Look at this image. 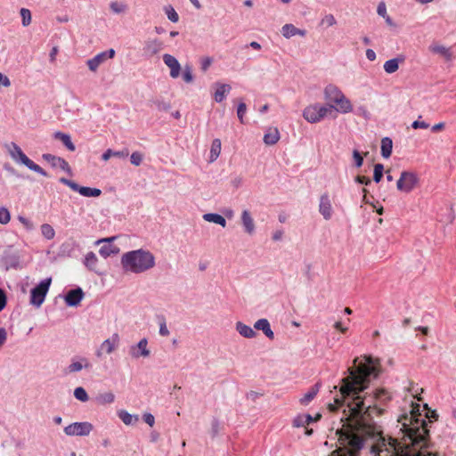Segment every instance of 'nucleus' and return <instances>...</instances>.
I'll use <instances>...</instances> for the list:
<instances>
[{"label": "nucleus", "mask_w": 456, "mask_h": 456, "mask_svg": "<svg viewBox=\"0 0 456 456\" xmlns=\"http://www.w3.org/2000/svg\"><path fill=\"white\" fill-rule=\"evenodd\" d=\"M321 387V385L319 383H316L314 387L310 388V390L305 394V395L300 398L299 402L303 405H307L317 395L319 392V389Z\"/></svg>", "instance_id": "c85d7f7f"}, {"label": "nucleus", "mask_w": 456, "mask_h": 456, "mask_svg": "<svg viewBox=\"0 0 456 456\" xmlns=\"http://www.w3.org/2000/svg\"><path fill=\"white\" fill-rule=\"evenodd\" d=\"M97 263H98V258L94 252L90 251L86 255L85 260H84V265L86 266L87 269L97 273V271H96Z\"/></svg>", "instance_id": "c756f323"}, {"label": "nucleus", "mask_w": 456, "mask_h": 456, "mask_svg": "<svg viewBox=\"0 0 456 456\" xmlns=\"http://www.w3.org/2000/svg\"><path fill=\"white\" fill-rule=\"evenodd\" d=\"M7 340V331L4 328H0V348Z\"/></svg>", "instance_id": "338daca9"}, {"label": "nucleus", "mask_w": 456, "mask_h": 456, "mask_svg": "<svg viewBox=\"0 0 456 456\" xmlns=\"http://www.w3.org/2000/svg\"><path fill=\"white\" fill-rule=\"evenodd\" d=\"M120 337L118 333H113L110 338L102 342L99 348L95 351V355L101 358L103 354H112L119 346Z\"/></svg>", "instance_id": "6e6552de"}, {"label": "nucleus", "mask_w": 456, "mask_h": 456, "mask_svg": "<svg viewBox=\"0 0 456 456\" xmlns=\"http://www.w3.org/2000/svg\"><path fill=\"white\" fill-rule=\"evenodd\" d=\"M164 11L170 21L175 23L179 20V15L172 5L165 6Z\"/></svg>", "instance_id": "a19ab883"}, {"label": "nucleus", "mask_w": 456, "mask_h": 456, "mask_svg": "<svg viewBox=\"0 0 456 456\" xmlns=\"http://www.w3.org/2000/svg\"><path fill=\"white\" fill-rule=\"evenodd\" d=\"M96 401L102 405L110 404L115 401V395L112 392H105L98 395Z\"/></svg>", "instance_id": "72a5a7b5"}, {"label": "nucleus", "mask_w": 456, "mask_h": 456, "mask_svg": "<svg viewBox=\"0 0 456 456\" xmlns=\"http://www.w3.org/2000/svg\"><path fill=\"white\" fill-rule=\"evenodd\" d=\"M114 240H115V237H110V238L102 239V240H100L97 241L98 244L101 242H109V244L102 246L99 250V253L104 258H107L108 256H110L111 255H115V254L118 253V251H119L118 248L110 244V242Z\"/></svg>", "instance_id": "f3484780"}, {"label": "nucleus", "mask_w": 456, "mask_h": 456, "mask_svg": "<svg viewBox=\"0 0 456 456\" xmlns=\"http://www.w3.org/2000/svg\"><path fill=\"white\" fill-rule=\"evenodd\" d=\"M264 142L266 145H274L280 140V132L276 127H270L264 135Z\"/></svg>", "instance_id": "b1692460"}, {"label": "nucleus", "mask_w": 456, "mask_h": 456, "mask_svg": "<svg viewBox=\"0 0 456 456\" xmlns=\"http://www.w3.org/2000/svg\"><path fill=\"white\" fill-rule=\"evenodd\" d=\"M430 50L433 53L444 55L447 60H449L452 55L450 50L444 45H433L430 47Z\"/></svg>", "instance_id": "37998d69"}, {"label": "nucleus", "mask_w": 456, "mask_h": 456, "mask_svg": "<svg viewBox=\"0 0 456 456\" xmlns=\"http://www.w3.org/2000/svg\"><path fill=\"white\" fill-rule=\"evenodd\" d=\"M246 110H247V106L244 102H240L239 105H238V108H237V116H238V118L240 119V123H244V115L246 113Z\"/></svg>", "instance_id": "864d4df0"}, {"label": "nucleus", "mask_w": 456, "mask_h": 456, "mask_svg": "<svg viewBox=\"0 0 456 456\" xmlns=\"http://www.w3.org/2000/svg\"><path fill=\"white\" fill-rule=\"evenodd\" d=\"M8 152L11 158L19 164L26 166L29 170L34 171L43 176H47V173L37 164L34 163L20 149V147L15 143L11 142L7 145Z\"/></svg>", "instance_id": "7ed1b4c3"}, {"label": "nucleus", "mask_w": 456, "mask_h": 456, "mask_svg": "<svg viewBox=\"0 0 456 456\" xmlns=\"http://www.w3.org/2000/svg\"><path fill=\"white\" fill-rule=\"evenodd\" d=\"M11 220L10 211L5 207L0 208V224H7Z\"/></svg>", "instance_id": "de8ad7c7"}, {"label": "nucleus", "mask_w": 456, "mask_h": 456, "mask_svg": "<svg viewBox=\"0 0 456 456\" xmlns=\"http://www.w3.org/2000/svg\"><path fill=\"white\" fill-rule=\"evenodd\" d=\"M221 140L214 139L210 148L209 162L212 163L216 160L221 153Z\"/></svg>", "instance_id": "7c9ffc66"}, {"label": "nucleus", "mask_w": 456, "mask_h": 456, "mask_svg": "<svg viewBox=\"0 0 456 456\" xmlns=\"http://www.w3.org/2000/svg\"><path fill=\"white\" fill-rule=\"evenodd\" d=\"M129 354L133 358L139 357H148L151 354L150 350L148 349V340L147 338H142L137 344L132 345L129 347Z\"/></svg>", "instance_id": "9d476101"}, {"label": "nucleus", "mask_w": 456, "mask_h": 456, "mask_svg": "<svg viewBox=\"0 0 456 456\" xmlns=\"http://www.w3.org/2000/svg\"><path fill=\"white\" fill-rule=\"evenodd\" d=\"M215 86L216 89L214 94V99L216 102H221L224 101L226 94L230 93L232 87L230 85L221 83H216Z\"/></svg>", "instance_id": "5701e85b"}, {"label": "nucleus", "mask_w": 456, "mask_h": 456, "mask_svg": "<svg viewBox=\"0 0 456 456\" xmlns=\"http://www.w3.org/2000/svg\"><path fill=\"white\" fill-rule=\"evenodd\" d=\"M318 110H319V122L327 117L328 115L332 114L335 111V107L331 104L329 105H321L318 104Z\"/></svg>", "instance_id": "e433bc0d"}, {"label": "nucleus", "mask_w": 456, "mask_h": 456, "mask_svg": "<svg viewBox=\"0 0 456 456\" xmlns=\"http://www.w3.org/2000/svg\"><path fill=\"white\" fill-rule=\"evenodd\" d=\"M281 34L285 38H290L294 36L305 37L306 30L297 28L293 24H285L281 28Z\"/></svg>", "instance_id": "412c9836"}, {"label": "nucleus", "mask_w": 456, "mask_h": 456, "mask_svg": "<svg viewBox=\"0 0 456 456\" xmlns=\"http://www.w3.org/2000/svg\"><path fill=\"white\" fill-rule=\"evenodd\" d=\"M164 49V43L159 38H148L144 41L142 54L145 59H151Z\"/></svg>", "instance_id": "1a4fd4ad"}, {"label": "nucleus", "mask_w": 456, "mask_h": 456, "mask_svg": "<svg viewBox=\"0 0 456 456\" xmlns=\"http://www.w3.org/2000/svg\"><path fill=\"white\" fill-rule=\"evenodd\" d=\"M319 110H318V103L309 105L305 107L303 110L304 118L309 123H318L319 122Z\"/></svg>", "instance_id": "6ab92c4d"}, {"label": "nucleus", "mask_w": 456, "mask_h": 456, "mask_svg": "<svg viewBox=\"0 0 456 456\" xmlns=\"http://www.w3.org/2000/svg\"><path fill=\"white\" fill-rule=\"evenodd\" d=\"M22 26L28 27L31 23V12L28 9L21 8L20 11Z\"/></svg>", "instance_id": "a18cd8bd"}, {"label": "nucleus", "mask_w": 456, "mask_h": 456, "mask_svg": "<svg viewBox=\"0 0 456 456\" xmlns=\"http://www.w3.org/2000/svg\"><path fill=\"white\" fill-rule=\"evenodd\" d=\"M53 138L61 141L69 151H74L76 150L69 134L58 131L53 134Z\"/></svg>", "instance_id": "a878e982"}, {"label": "nucleus", "mask_w": 456, "mask_h": 456, "mask_svg": "<svg viewBox=\"0 0 456 456\" xmlns=\"http://www.w3.org/2000/svg\"><path fill=\"white\" fill-rule=\"evenodd\" d=\"M377 12L379 16L381 17H386L387 15V6H386V4L384 2H380L378 5V8H377Z\"/></svg>", "instance_id": "bf43d9fd"}, {"label": "nucleus", "mask_w": 456, "mask_h": 456, "mask_svg": "<svg viewBox=\"0 0 456 456\" xmlns=\"http://www.w3.org/2000/svg\"><path fill=\"white\" fill-rule=\"evenodd\" d=\"M52 282L51 278H46L39 282L30 292V304L36 307H40L45 301V296L49 290Z\"/></svg>", "instance_id": "20e7f679"}, {"label": "nucleus", "mask_w": 456, "mask_h": 456, "mask_svg": "<svg viewBox=\"0 0 456 456\" xmlns=\"http://www.w3.org/2000/svg\"><path fill=\"white\" fill-rule=\"evenodd\" d=\"M428 126H429V124H428L425 121H420L419 119L413 121L411 124V127L414 129H419V128L427 129Z\"/></svg>", "instance_id": "13d9d810"}, {"label": "nucleus", "mask_w": 456, "mask_h": 456, "mask_svg": "<svg viewBox=\"0 0 456 456\" xmlns=\"http://www.w3.org/2000/svg\"><path fill=\"white\" fill-rule=\"evenodd\" d=\"M118 415L126 425H134L139 420V417L137 415H132L124 410L119 411Z\"/></svg>", "instance_id": "473e14b6"}, {"label": "nucleus", "mask_w": 456, "mask_h": 456, "mask_svg": "<svg viewBox=\"0 0 456 456\" xmlns=\"http://www.w3.org/2000/svg\"><path fill=\"white\" fill-rule=\"evenodd\" d=\"M354 181L357 183H361V184H364V185H369L370 184L371 181L369 177H366V176H362V175H357L355 178H354Z\"/></svg>", "instance_id": "e2e57ef3"}, {"label": "nucleus", "mask_w": 456, "mask_h": 456, "mask_svg": "<svg viewBox=\"0 0 456 456\" xmlns=\"http://www.w3.org/2000/svg\"><path fill=\"white\" fill-rule=\"evenodd\" d=\"M59 181L60 183L69 186L74 191H77L80 195L84 197H99L102 194V191L98 188L81 186L76 182L67 179L65 177H61Z\"/></svg>", "instance_id": "423d86ee"}, {"label": "nucleus", "mask_w": 456, "mask_h": 456, "mask_svg": "<svg viewBox=\"0 0 456 456\" xmlns=\"http://www.w3.org/2000/svg\"><path fill=\"white\" fill-rule=\"evenodd\" d=\"M84 292L81 288L70 289L65 295V303L69 306H77L84 297Z\"/></svg>", "instance_id": "4468645a"}, {"label": "nucleus", "mask_w": 456, "mask_h": 456, "mask_svg": "<svg viewBox=\"0 0 456 456\" xmlns=\"http://www.w3.org/2000/svg\"><path fill=\"white\" fill-rule=\"evenodd\" d=\"M143 420L151 427L155 423V418L151 413L143 414Z\"/></svg>", "instance_id": "69168bd1"}, {"label": "nucleus", "mask_w": 456, "mask_h": 456, "mask_svg": "<svg viewBox=\"0 0 456 456\" xmlns=\"http://www.w3.org/2000/svg\"><path fill=\"white\" fill-rule=\"evenodd\" d=\"M91 367L92 364L86 357L76 356L72 358L71 362L66 368V373H75L83 369H90Z\"/></svg>", "instance_id": "9b49d317"}, {"label": "nucleus", "mask_w": 456, "mask_h": 456, "mask_svg": "<svg viewBox=\"0 0 456 456\" xmlns=\"http://www.w3.org/2000/svg\"><path fill=\"white\" fill-rule=\"evenodd\" d=\"M337 23L336 18L333 14L329 13L323 16L321 20L320 25L325 26L326 28L332 27Z\"/></svg>", "instance_id": "49530a36"}, {"label": "nucleus", "mask_w": 456, "mask_h": 456, "mask_svg": "<svg viewBox=\"0 0 456 456\" xmlns=\"http://www.w3.org/2000/svg\"><path fill=\"white\" fill-rule=\"evenodd\" d=\"M203 219L209 223H214L221 225L222 227L226 226V220L224 216L216 213H207L203 215Z\"/></svg>", "instance_id": "cd10ccee"}, {"label": "nucleus", "mask_w": 456, "mask_h": 456, "mask_svg": "<svg viewBox=\"0 0 456 456\" xmlns=\"http://www.w3.org/2000/svg\"><path fill=\"white\" fill-rule=\"evenodd\" d=\"M163 61L170 69V77L177 78L181 72V65L177 59L169 53H165L163 55Z\"/></svg>", "instance_id": "f8f14e48"}, {"label": "nucleus", "mask_w": 456, "mask_h": 456, "mask_svg": "<svg viewBox=\"0 0 456 456\" xmlns=\"http://www.w3.org/2000/svg\"><path fill=\"white\" fill-rule=\"evenodd\" d=\"M213 62V59L211 57H204L200 60V69L202 71H207L208 68L211 66Z\"/></svg>", "instance_id": "5fc2aeb1"}, {"label": "nucleus", "mask_w": 456, "mask_h": 456, "mask_svg": "<svg viewBox=\"0 0 456 456\" xmlns=\"http://www.w3.org/2000/svg\"><path fill=\"white\" fill-rule=\"evenodd\" d=\"M110 8L112 12H114L116 14H120V13H124L126 12L127 5L122 2L115 1V2H111L110 4Z\"/></svg>", "instance_id": "58836bf2"}, {"label": "nucleus", "mask_w": 456, "mask_h": 456, "mask_svg": "<svg viewBox=\"0 0 456 456\" xmlns=\"http://www.w3.org/2000/svg\"><path fill=\"white\" fill-rule=\"evenodd\" d=\"M11 86V81L9 77L5 75H4L2 72H0V87H9Z\"/></svg>", "instance_id": "680f3d73"}, {"label": "nucleus", "mask_w": 456, "mask_h": 456, "mask_svg": "<svg viewBox=\"0 0 456 456\" xmlns=\"http://www.w3.org/2000/svg\"><path fill=\"white\" fill-rule=\"evenodd\" d=\"M384 166L380 163H378L374 166L373 170V181L375 183H379L383 177Z\"/></svg>", "instance_id": "c03bdc74"}, {"label": "nucleus", "mask_w": 456, "mask_h": 456, "mask_svg": "<svg viewBox=\"0 0 456 456\" xmlns=\"http://www.w3.org/2000/svg\"><path fill=\"white\" fill-rule=\"evenodd\" d=\"M352 155L354 162V167H361L363 164V156L359 152L358 150H354Z\"/></svg>", "instance_id": "8fccbe9b"}, {"label": "nucleus", "mask_w": 456, "mask_h": 456, "mask_svg": "<svg viewBox=\"0 0 456 456\" xmlns=\"http://www.w3.org/2000/svg\"><path fill=\"white\" fill-rule=\"evenodd\" d=\"M128 151H114L110 149H108L102 156V160L107 161L111 157H118V158H126L128 156Z\"/></svg>", "instance_id": "f704fd0d"}, {"label": "nucleus", "mask_w": 456, "mask_h": 456, "mask_svg": "<svg viewBox=\"0 0 456 456\" xmlns=\"http://www.w3.org/2000/svg\"><path fill=\"white\" fill-rule=\"evenodd\" d=\"M337 104V108H335L336 111L341 112V113H349L353 110V106L351 104V102L344 95L341 97L338 101L334 102Z\"/></svg>", "instance_id": "bb28decb"}, {"label": "nucleus", "mask_w": 456, "mask_h": 456, "mask_svg": "<svg viewBox=\"0 0 456 456\" xmlns=\"http://www.w3.org/2000/svg\"><path fill=\"white\" fill-rule=\"evenodd\" d=\"M393 150V142L389 137H384L381 140V155L387 159L391 156Z\"/></svg>", "instance_id": "2f4dec72"}, {"label": "nucleus", "mask_w": 456, "mask_h": 456, "mask_svg": "<svg viewBox=\"0 0 456 456\" xmlns=\"http://www.w3.org/2000/svg\"><path fill=\"white\" fill-rule=\"evenodd\" d=\"M306 425L304 414L297 415L293 420V426L296 428L305 427Z\"/></svg>", "instance_id": "4d7b16f0"}, {"label": "nucleus", "mask_w": 456, "mask_h": 456, "mask_svg": "<svg viewBox=\"0 0 456 456\" xmlns=\"http://www.w3.org/2000/svg\"><path fill=\"white\" fill-rule=\"evenodd\" d=\"M254 328L257 330H262L263 333L269 338L273 339L274 338V333L271 329L270 322L267 319L262 318L257 320L255 324Z\"/></svg>", "instance_id": "aec40b11"}, {"label": "nucleus", "mask_w": 456, "mask_h": 456, "mask_svg": "<svg viewBox=\"0 0 456 456\" xmlns=\"http://www.w3.org/2000/svg\"><path fill=\"white\" fill-rule=\"evenodd\" d=\"M363 362L356 364L358 358L354 360V367L347 369L348 376L341 379L340 395L334 398V403H329L330 411H337L344 405L346 398L352 397L347 403V413L344 424L338 429L339 446L329 456H359L360 451L371 441L370 453L373 456H438L428 450V430L423 419L421 425L409 429V439L411 448H396L391 445L390 452L386 447L385 438L380 427L372 421V414L382 413L378 403L389 399L385 389H377L374 395L362 397L360 393L366 389L370 381L379 373V360L370 355L363 357Z\"/></svg>", "instance_id": "f257e3e1"}, {"label": "nucleus", "mask_w": 456, "mask_h": 456, "mask_svg": "<svg viewBox=\"0 0 456 456\" xmlns=\"http://www.w3.org/2000/svg\"><path fill=\"white\" fill-rule=\"evenodd\" d=\"M18 220L23 224V226L28 230V231H31L34 229V225H33V223L28 220V218H26L25 216H18Z\"/></svg>", "instance_id": "6e6d98bb"}, {"label": "nucleus", "mask_w": 456, "mask_h": 456, "mask_svg": "<svg viewBox=\"0 0 456 456\" xmlns=\"http://www.w3.org/2000/svg\"><path fill=\"white\" fill-rule=\"evenodd\" d=\"M74 396L80 402H87L89 400V396L86 391V389L82 387H78L74 390Z\"/></svg>", "instance_id": "79ce46f5"}, {"label": "nucleus", "mask_w": 456, "mask_h": 456, "mask_svg": "<svg viewBox=\"0 0 456 456\" xmlns=\"http://www.w3.org/2000/svg\"><path fill=\"white\" fill-rule=\"evenodd\" d=\"M418 176L413 172L403 171L401 173L400 178L397 180V190L403 192L411 191L418 183Z\"/></svg>", "instance_id": "0eeeda50"}, {"label": "nucleus", "mask_w": 456, "mask_h": 456, "mask_svg": "<svg viewBox=\"0 0 456 456\" xmlns=\"http://www.w3.org/2000/svg\"><path fill=\"white\" fill-rule=\"evenodd\" d=\"M152 104L160 111H167L170 109V104L162 99L152 101Z\"/></svg>", "instance_id": "09e8293b"}, {"label": "nucleus", "mask_w": 456, "mask_h": 456, "mask_svg": "<svg viewBox=\"0 0 456 456\" xmlns=\"http://www.w3.org/2000/svg\"><path fill=\"white\" fill-rule=\"evenodd\" d=\"M183 78L186 83H191L193 81V75L191 71V68L189 65H186L183 68Z\"/></svg>", "instance_id": "3c124183"}, {"label": "nucleus", "mask_w": 456, "mask_h": 456, "mask_svg": "<svg viewBox=\"0 0 456 456\" xmlns=\"http://www.w3.org/2000/svg\"><path fill=\"white\" fill-rule=\"evenodd\" d=\"M399 61L400 60L398 58H394L387 61L384 63L385 71L388 74L395 73L399 68Z\"/></svg>", "instance_id": "c9c22d12"}, {"label": "nucleus", "mask_w": 456, "mask_h": 456, "mask_svg": "<svg viewBox=\"0 0 456 456\" xmlns=\"http://www.w3.org/2000/svg\"><path fill=\"white\" fill-rule=\"evenodd\" d=\"M41 233L46 240H52L55 236V231L53 227L49 224H43L40 227Z\"/></svg>", "instance_id": "4c0bfd02"}, {"label": "nucleus", "mask_w": 456, "mask_h": 456, "mask_svg": "<svg viewBox=\"0 0 456 456\" xmlns=\"http://www.w3.org/2000/svg\"><path fill=\"white\" fill-rule=\"evenodd\" d=\"M107 59V53H100L94 58L87 60L86 64L91 71L95 72L99 66Z\"/></svg>", "instance_id": "393cba45"}, {"label": "nucleus", "mask_w": 456, "mask_h": 456, "mask_svg": "<svg viewBox=\"0 0 456 456\" xmlns=\"http://www.w3.org/2000/svg\"><path fill=\"white\" fill-rule=\"evenodd\" d=\"M43 159L49 162L53 167H60L63 171L70 174L71 168L69 163L62 158L49 153L43 154Z\"/></svg>", "instance_id": "ddd939ff"}, {"label": "nucleus", "mask_w": 456, "mask_h": 456, "mask_svg": "<svg viewBox=\"0 0 456 456\" xmlns=\"http://www.w3.org/2000/svg\"><path fill=\"white\" fill-rule=\"evenodd\" d=\"M236 331L243 338H253L256 336V332L250 326L243 323L242 322H237L235 324Z\"/></svg>", "instance_id": "4be33fe9"}, {"label": "nucleus", "mask_w": 456, "mask_h": 456, "mask_svg": "<svg viewBox=\"0 0 456 456\" xmlns=\"http://www.w3.org/2000/svg\"><path fill=\"white\" fill-rule=\"evenodd\" d=\"M158 321H159V335L162 336V337H167L169 336L170 332H169V330L167 326V321H166V318L165 316L163 315H159L158 316Z\"/></svg>", "instance_id": "ea45409f"}, {"label": "nucleus", "mask_w": 456, "mask_h": 456, "mask_svg": "<svg viewBox=\"0 0 456 456\" xmlns=\"http://www.w3.org/2000/svg\"><path fill=\"white\" fill-rule=\"evenodd\" d=\"M93 429V424L88 421L73 422L64 428V433L68 436H87Z\"/></svg>", "instance_id": "39448f33"}, {"label": "nucleus", "mask_w": 456, "mask_h": 456, "mask_svg": "<svg viewBox=\"0 0 456 456\" xmlns=\"http://www.w3.org/2000/svg\"><path fill=\"white\" fill-rule=\"evenodd\" d=\"M324 95L329 102H335L345 94L338 86L334 85H328L324 89Z\"/></svg>", "instance_id": "a211bd4d"}, {"label": "nucleus", "mask_w": 456, "mask_h": 456, "mask_svg": "<svg viewBox=\"0 0 456 456\" xmlns=\"http://www.w3.org/2000/svg\"><path fill=\"white\" fill-rule=\"evenodd\" d=\"M219 432V421L216 419H214L211 423V434L212 436H216Z\"/></svg>", "instance_id": "052dcab7"}, {"label": "nucleus", "mask_w": 456, "mask_h": 456, "mask_svg": "<svg viewBox=\"0 0 456 456\" xmlns=\"http://www.w3.org/2000/svg\"><path fill=\"white\" fill-rule=\"evenodd\" d=\"M120 264L126 273H142L156 265L154 255L146 249L139 248L126 252L122 255Z\"/></svg>", "instance_id": "f03ea898"}, {"label": "nucleus", "mask_w": 456, "mask_h": 456, "mask_svg": "<svg viewBox=\"0 0 456 456\" xmlns=\"http://www.w3.org/2000/svg\"><path fill=\"white\" fill-rule=\"evenodd\" d=\"M241 224L244 228V232L248 233V235H252L255 233L256 231V225L255 221L251 216V213L248 209H244L241 212Z\"/></svg>", "instance_id": "2eb2a0df"}, {"label": "nucleus", "mask_w": 456, "mask_h": 456, "mask_svg": "<svg viewBox=\"0 0 456 456\" xmlns=\"http://www.w3.org/2000/svg\"><path fill=\"white\" fill-rule=\"evenodd\" d=\"M7 297L4 291L0 289V312L5 307Z\"/></svg>", "instance_id": "0e129e2a"}, {"label": "nucleus", "mask_w": 456, "mask_h": 456, "mask_svg": "<svg viewBox=\"0 0 456 456\" xmlns=\"http://www.w3.org/2000/svg\"><path fill=\"white\" fill-rule=\"evenodd\" d=\"M130 161L135 167L140 166L142 162V154L138 151L133 152L130 156Z\"/></svg>", "instance_id": "603ef678"}, {"label": "nucleus", "mask_w": 456, "mask_h": 456, "mask_svg": "<svg viewBox=\"0 0 456 456\" xmlns=\"http://www.w3.org/2000/svg\"><path fill=\"white\" fill-rule=\"evenodd\" d=\"M282 237H283V231L282 230H277V231H275L273 233L272 239L274 241H279V240H281L282 239Z\"/></svg>", "instance_id": "774afa93"}, {"label": "nucleus", "mask_w": 456, "mask_h": 456, "mask_svg": "<svg viewBox=\"0 0 456 456\" xmlns=\"http://www.w3.org/2000/svg\"><path fill=\"white\" fill-rule=\"evenodd\" d=\"M319 211L325 220H330L332 216V207L330 197L327 193L321 196Z\"/></svg>", "instance_id": "dca6fc26"}]
</instances>
